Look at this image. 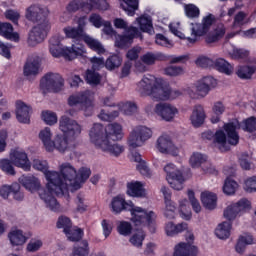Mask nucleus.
Returning a JSON list of instances; mask_svg holds the SVG:
<instances>
[{
    "instance_id": "obj_1",
    "label": "nucleus",
    "mask_w": 256,
    "mask_h": 256,
    "mask_svg": "<svg viewBox=\"0 0 256 256\" xmlns=\"http://www.w3.org/2000/svg\"><path fill=\"white\" fill-rule=\"evenodd\" d=\"M33 168L45 174L48 181L46 184L47 190L40 191V199L46 203V207L54 213H58L61 209V204L57 201L56 197L59 195H67L69 189L78 191L80 184L75 180V167L69 163H63L60 166V172L49 171L46 161L34 160Z\"/></svg>"
},
{
    "instance_id": "obj_2",
    "label": "nucleus",
    "mask_w": 256,
    "mask_h": 256,
    "mask_svg": "<svg viewBox=\"0 0 256 256\" xmlns=\"http://www.w3.org/2000/svg\"><path fill=\"white\" fill-rule=\"evenodd\" d=\"M91 143L97 149H101L114 157H119L125 148L119 144H111V141H121L123 139V127L119 123L108 124L106 128L99 123L93 125L89 132Z\"/></svg>"
},
{
    "instance_id": "obj_3",
    "label": "nucleus",
    "mask_w": 256,
    "mask_h": 256,
    "mask_svg": "<svg viewBox=\"0 0 256 256\" xmlns=\"http://www.w3.org/2000/svg\"><path fill=\"white\" fill-rule=\"evenodd\" d=\"M110 206L115 215H119L123 211H130L131 221L135 227H148L150 233H155V220L157 219L155 212H147V210L135 206L133 202L125 201V196L121 194L112 198Z\"/></svg>"
},
{
    "instance_id": "obj_4",
    "label": "nucleus",
    "mask_w": 256,
    "mask_h": 256,
    "mask_svg": "<svg viewBox=\"0 0 256 256\" xmlns=\"http://www.w3.org/2000/svg\"><path fill=\"white\" fill-rule=\"evenodd\" d=\"M25 17L28 21L37 23V26L32 28L28 36L29 45L35 47V45H39V43L45 41L49 29H51L49 19H47L49 12L39 4H32L26 9Z\"/></svg>"
},
{
    "instance_id": "obj_5",
    "label": "nucleus",
    "mask_w": 256,
    "mask_h": 256,
    "mask_svg": "<svg viewBox=\"0 0 256 256\" xmlns=\"http://www.w3.org/2000/svg\"><path fill=\"white\" fill-rule=\"evenodd\" d=\"M59 129L63 134H57L52 141V151H59L65 153L67 151H74L75 137L81 135V125L77 121L72 120L68 116H62L59 122Z\"/></svg>"
},
{
    "instance_id": "obj_6",
    "label": "nucleus",
    "mask_w": 256,
    "mask_h": 256,
    "mask_svg": "<svg viewBox=\"0 0 256 256\" xmlns=\"http://www.w3.org/2000/svg\"><path fill=\"white\" fill-rule=\"evenodd\" d=\"M138 89L142 95H148L156 101H169L181 95V92L171 90V86L162 78L148 74L138 83Z\"/></svg>"
},
{
    "instance_id": "obj_7",
    "label": "nucleus",
    "mask_w": 256,
    "mask_h": 256,
    "mask_svg": "<svg viewBox=\"0 0 256 256\" xmlns=\"http://www.w3.org/2000/svg\"><path fill=\"white\" fill-rule=\"evenodd\" d=\"M247 209H251V201L247 198H242L238 202L229 205L224 210V217L228 221H224L218 225L215 230L216 237L222 240L229 239V237H231V229L233 227L231 222L237 218V215L245 213Z\"/></svg>"
},
{
    "instance_id": "obj_8",
    "label": "nucleus",
    "mask_w": 256,
    "mask_h": 256,
    "mask_svg": "<svg viewBox=\"0 0 256 256\" xmlns=\"http://www.w3.org/2000/svg\"><path fill=\"white\" fill-rule=\"evenodd\" d=\"M241 124L239 121L228 122L223 125V130H217L214 134V143L220 145V151H230L232 147H237L241 136H239Z\"/></svg>"
},
{
    "instance_id": "obj_9",
    "label": "nucleus",
    "mask_w": 256,
    "mask_h": 256,
    "mask_svg": "<svg viewBox=\"0 0 256 256\" xmlns=\"http://www.w3.org/2000/svg\"><path fill=\"white\" fill-rule=\"evenodd\" d=\"M68 105L70 107L80 105L81 110L84 111L85 117H91L93 111H95V104L93 103V98H91V92H89V90L70 95Z\"/></svg>"
},
{
    "instance_id": "obj_10",
    "label": "nucleus",
    "mask_w": 256,
    "mask_h": 256,
    "mask_svg": "<svg viewBox=\"0 0 256 256\" xmlns=\"http://www.w3.org/2000/svg\"><path fill=\"white\" fill-rule=\"evenodd\" d=\"M65 87V78L59 73L48 72L40 80V89L48 93H61Z\"/></svg>"
},
{
    "instance_id": "obj_11",
    "label": "nucleus",
    "mask_w": 256,
    "mask_h": 256,
    "mask_svg": "<svg viewBox=\"0 0 256 256\" xmlns=\"http://www.w3.org/2000/svg\"><path fill=\"white\" fill-rule=\"evenodd\" d=\"M89 1V2H88ZM72 0L66 7L67 11L70 13H75L79 11V9L85 11V13H89L93 11V9H99L100 11H107V1L105 0Z\"/></svg>"
},
{
    "instance_id": "obj_12",
    "label": "nucleus",
    "mask_w": 256,
    "mask_h": 256,
    "mask_svg": "<svg viewBox=\"0 0 256 256\" xmlns=\"http://www.w3.org/2000/svg\"><path fill=\"white\" fill-rule=\"evenodd\" d=\"M213 23H215V16H213V14H208L207 16H205L202 19V23H191V25H194L191 29V35L193 38L188 37V43H197V37H204V35H207Z\"/></svg>"
},
{
    "instance_id": "obj_13",
    "label": "nucleus",
    "mask_w": 256,
    "mask_h": 256,
    "mask_svg": "<svg viewBox=\"0 0 256 256\" xmlns=\"http://www.w3.org/2000/svg\"><path fill=\"white\" fill-rule=\"evenodd\" d=\"M49 49L52 57H65V59H68V61H73V59H77V57H82L83 53H85V47H83V45H80V47L72 45V47L65 48L58 45L50 46Z\"/></svg>"
},
{
    "instance_id": "obj_14",
    "label": "nucleus",
    "mask_w": 256,
    "mask_h": 256,
    "mask_svg": "<svg viewBox=\"0 0 256 256\" xmlns=\"http://www.w3.org/2000/svg\"><path fill=\"white\" fill-rule=\"evenodd\" d=\"M153 136V131L150 128L145 126L136 127L129 136L128 144L132 149H137V147H141L145 141L151 139Z\"/></svg>"
},
{
    "instance_id": "obj_15",
    "label": "nucleus",
    "mask_w": 256,
    "mask_h": 256,
    "mask_svg": "<svg viewBox=\"0 0 256 256\" xmlns=\"http://www.w3.org/2000/svg\"><path fill=\"white\" fill-rule=\"evenodd\" d=\"M166 173V180L168 181L170 187L175 191H181L183 189V183H185V177L183 173L177 170L175 164L169 163L164 167Z\"/></svg>"
},
{
    "instance_id": "obj_16",
    "label": "nucleus",
    "mask_w": 256,
    "mask_h": 256,
    "mask_svg": "<svg viewBox=\"0 0 256 256\" xmlns=\"http://www.w3.org/2000/svg\"><path fill=\"white\" fill-rule=\"evenodd\" d=\"M137 35H139V29L135 26H129L125 34H118L116 36L115 47L118 49H129Z\"/></svg>"
},
{
    "instance_id": "obj_17",
    "label": "nucleus",
    "mask_w": 256,
    "mask_h": 256,
    "mask_svg": "<svg viewBox=\"0 0 256 256\" xmlns=\"http://www.w3.org/2000/svg\"><path fill=\"white\" fill-rule=\"evenodd\" d=\"M19 183L27 191H30V193H35L36 191H39L40 194L42 191H47V186L46 189H41V182L39 181V178L33 175H22L19 178Z\"/></svg>"
},
{
    "instance_id": "obj_18",
    "label": "nucleus",
    "mask_w": 256,
    "mask_h": 256,
    "mask_svg": "<svg viewBox=\"0 0 256 256\" xmlns=\"http://www.w3.org/2000/svg\"><path fill=\"white\" fill-rule=\"evenodd\" d=\"M10 159L15 167H19L23 171H31V161L24 151L14 150L10 154Z\"/></svg>"
},
{
    "instance_id": "obj_19",
    "label": "nucleus",
    "mask_w": 256,
    "mask_h": 256,
    "mask_svg": "<svg viewBox=\"0 0 256 256\" xmlns=\"http://www.w3.org/2000/svg\"><path fill=\"white\" fill-rule=\"evenodd\" d=\"M217 86V79L212 76H205L196 84V93L199 97H207L209 91Z\"/></svg>"
},
{
    "instance_id": "obj_20",
    "label": "nucleus",
    "mask_w": 256,
    "mask_h": 256,
    "mask_svg": "<svg viewBox=\"0 0 256 256\" xmlns=\"http://www.w3.org/2000/svg\"><path fill=\"white\" fill-rule=\"evenodd\" d=\"M16 119L19 123H31V106H28L25 102L18 100L16 102Z\"/></svg>"
},
{
    "instance_id": "obj_21",
    "label": "nucleus",
    "mask_w": 256,
    "mask_h": 256,
    "mask_svg": "<svg viewBox=\"0 0 256 256\" xmlns=\"http://www.w3.org/2000/svg\"><path fill=\"white\" fill-rule=\"evenodd\" d=\"M155 113L162 117L164 121H171L175 114L178 113L177 108L167 103H159L155 107Z\"/></svg>"
},
{
    "instance_id": "obj_22",
    "label": "nucleus",
    "mask_w": 256,
    "mask_h": 256,
    "mask_svg": "<svg viewBox=\"0 0 256 256\" xmlns=\"http://www.w3.org/2000/svg\"><path fill=\"white\" fill-rule=\"evenodd\" d=\"M161 192L163 193L164 201L166 205V210L164 211V217H166V219H175V210L177 209V207H175V203L171 201V190L163 186L161 188Z\"/></svg>"
},
{
    "instance_id": "obj_23",
    "label": "nucleus",
    "mask_w": 256,
    "mask_h": 256,
    "mask_svg": "<svg viewBox=\"0 0 256 256\" xmlns=\"http://www.w3.org/2000/svg\"><path fill=\"white\" fill-rule=\"evenodd\" d=\"M126 193L129 197H136L137 199H143L147 195L145 186L139 181H131L126 184Z\"/></svg>"
},
{
    "instance_id": "obj_24",
    "label": "nucleus",
    "mask_w": 256,
    "mask_h": 256,
    "mask_svg": "<svg viewBox=\"0 0 256 256\" xmlns=\"http://www.w3.org/2000/svg\"><path fill=\"white\" fill-rule=\"evenodd\" d=\"M173 256H197V246L189 242H180L175 246Z\"/></svg>"
},
{
    "instance_id": "obj_25",
    "label": "nucleus",
    "mask_w": 256,
    "mask_h": 256,
    "mask_svg": "<svg viewBox=\"0 0 256 256\" xmlns=\"http://www.w3.org/2000/svg\"><path fill=\"white\" fill-rule=\"evenodd\" d=\"M212 68L216 69V71L219 73H223L224 75H233V65H231V63L224 58L214 60Z\"/></svg>"
},
{
    "instance_id": "obj_26",
    "label": "nucleus",
    "mask_w": 256,
    "mask_h": 256,
    "mask_svg": "<svg viewBox=\"0 0 256 256\" xmlns=\"http://www.w3.org/2000/svg\"><path fill=\"white\" fill-rule=\"evenodd\" d=\"M193 127H200L205 123V110L203 106L196 105L190 117Z\"/></svg>"
},
{
    "instance_id": "obj_27",
    "label": "nucleus",
    "mask_w": 256,
    "mask_h": 256,
    "mask_svg": "<svg viewBox=\"0 0 256 256\" xmlns=\"http://www.w3.org/2000/svg\"><path fill=\"white\" fill-rule=\"evenodd\" d=\"M201 202L205 209L213 211L217 207V194L212 192H202Z\"/></svg>"
},
{
    "instance_id": "obj_28",
    "label": "nucleus",
    "mask_w": 256,
    "mask_h": 256,
    "mask_svg": "<svg viewBox=\"0 0 256 256\" xmlns=\"http://www.w3.org/2000/svg\"><path fill=\"white\" fill-rule=\"evenodd\" d=\"M157 149L160 153H173L175 145L169 136H160L157 140Z\"/></svg>"
},
{
    "instance_id": "obj_29",
    "label": "nucleus",
    "mask_w": 256,
    "mask_h": 256,
    "mask_svg": "<svg viewBox=\"0 0 256 256\" xmlns=\"http://www.w3.org/2000/svg\"><path fill=\"white\" fill-rule=\"evenodd\" d=\"M63 33L66 39H73V41H83L87 33H83L77 27L66 26L63 28Z\"/></svg>"
},
{
    "instance_id": "obj_30",
    "label": "nucleus",
    "mask_w": 256,
    "mask_h": 256,
    "mask_svg": "<svg viewBox=\"0 0 256 256\" xmlns=\"http://www.w3.org/2000/svg\"><path fill=\"white\" fill-rule=\"evenodd\" d=\"M82 41H84V43H86V45L89 47V49L98 53V55H103V53H105V48L103 47V44H101V42H99V40H95L88 34L84 35V38H82Z\"/></svg>"
},
{
    "instance_id": "obj_31",
    "label": "nucleus",
    "mask_w": 256,
    "mask_h": 256,
    "mask_svg": "<svg viewBox=\"0 0 256 256\" xmlns=\"http://www.w3.org/2000/svg\"><path fill=\"white\" fill-rule=\"evenodd\" d=\"M53 134L51 133V128L46 127L45 129L41 130L39 133V139L42 141L46 151L49 153L53 152V140H51Z\"/></svg>"
},
{
    "instance_id": "obj_32",
    "label": "nucleus",
    "mask_w": 256,
    "mask_h": 256,
    "mask_svg": "<svg viewBox=\"0 0 256 256\" xmlns=\"http://www.w3.org/2000/svg\"><path fill=\"white\" fill-rule=\"evenodd\" d=\"M41 67V62L39 58H34L33 60H27L24 65V75L29 77L31 75H37L39 73V68Z\"/></svg>"
},
{
    "instance_id": "obj_33",
    "label": "nucleus",
    "mask_w": 256,
    "mask_h": 256,
    "mask_svg": "<svg viewBox=\"0 0 256 256\" xmlns=\"http://www.w3.org/2000/svg\"><path fill=\"white\" fill-rule=\"evenodd\" d=\"M187 227V223L175 225L173 222H168L165 227L166 235H168V237H175V235H179V233L187 231Z\"/></svg>"
},
{
    "instance_id": "obj_34",
    "label": "nucleus",
    "mask_w": 256,
    "mask_h": 256,
    "mask_svg": "<svg viewBox=\"0 0 256 256\" xmlns=\"http://www.w3.org/2000/svg\"><path fill=\"white\" fill-rule=\"evenodd\" d=\"M255 71H256L255 66H249V65L238 66L236 70V75L237 77H239V79L247 81L248 79H251L253 75H255Z\"/></svg>"
},
{
    "instance_id": "obj_35",
    "label": "nucleus",
    "mask_w": 256,
    "mask_h": 256,
    "mask_svg": "<svg viewBox=\"0 0 256 256\" xmlns=\"http://www.w3.org/2000/svg\"><path fill=\"white\" fill-rule=\"evenodd\" d=\"M120 7L129 17H134L135 12L139 9V0H123Z\"/></svg>"
},
{
    "instance_id": "obj_36",
    "label": "nucleus",
    "mask_w": 256,
    "mask_h": 256,
    "mask_svg": "<svg viewBox=\"0 0 256 256\" xmlns=\"http://www.w3.org/2000/svg\"><path fill=\"white\" fill-rule=\"evenodd\" d=\"M253 241L254 238L251 234H245L243 236H240L235 246L236 252L245 253V248L247 247V245H253Z\"/></svg>"
},
{
    "instance_id": "obj_37",
    "label": "nucleus",
    "mask_w": 256,
    "mask_h": 256,
    "mask_svg": "<svg viewBox=\"0 0 256 256\" xmlns=\"http://www.w3.org/2000/svg\"><path fill=\"white\" fill-rule=\"evenodd\" d=\"M8 238L11 245L14 246L25 245V243L27 242V238L23 235V232L21 230H13L9 232Z\"/></svg>"
},
{
    "instance_id": "obj_38",
    "label": "nucleus",
    "mask_w": 256,
    "mask_h": 256,
    "mask_svg": "<svg viewBox=\"0 0 256 256\" xmlns=\"http://www.w3.org/2000/svg\"><path fill=\"white\" fill-rule=\"evenodd\" d=\"M89 242L82 240L73 246L72 256H89Z\"/></svg>"
},
{
    "instance_id": "obj_39",
    "label": "nucleus",
    "mask_w": 256,
    "mask_h": 256,
    "mask_svg": "<svg viewBox=\"0 0 256 256\" xmlns=\"http://www.w3.org/2000/svg\"><path fill=\"white\" fill-rule=\"evenodd\" d=\"M141 61L144 62L145 65H155L156 61H165V55H163V53L147 52L142 55Z\"/></svg>"
},
{
    "instance_id": "obj_40",
    "label": "nucleus",
    "mask_w": 256,
    "mask_h": 256,
    "mask_svg": "<svg viewBox=\"0 0 256 256\" xmlns=\"http://www.w3.org/2000/svg\"><path fill=\"white\" fill-rule=\"evenodd\" d=\"M123 63V58L119 54L111 55L105 61V67L108 71H114V69H119Z\"/></svg>"
},
{
    "instance_id": "obj_41",
    "label": "nucleus",
    "mask_w": 256,
    "mask_h": 256,
    "mask_svg": "<svg viewBox=\"0 0 256 256\" xmlns=\"http://www.w3.org/2000/svg\"><path fill=\"white\" fill-rule=\"evenodd\" d=\"M212 111L214 115L211 117V123H219L221 121V115L225 113V105L221 101L215 102Z\"/></svg>"
},
{
    "instance_id": "obj_42",
    "label": "nucleus",
    "mask_w": 256,
    "mask_h": 256,
    "mask_svg": "<svg viewBox=\"0 0 256 256\" xmlns=\"http://www.w3.org/2000/svg\"><path fill=\"white\" fill-rule=\"evenodd\" d=\"M65 235L69 241H72V243H78L79 241H81V239H83V235H85V232L81 228H70L68 232H65Z\"/></svg>"
},
{
    "instance_id": "obj_43",
    "label": "nucleus",
    "mask_w": 256,
    "mask_h": 256,
    "mask_svg": "<svg viewBox=\"0 0 256 256\" xmlns=\"http://www.w3.org/2000/svg\"><path fill=\"white\" fill-rule=\"evenodd\" d=\"M185 15L188 19H199L201 10L195 4H186L184 7Z\"/></svg>"
},
{
    "instance_id": "obj_44",
    "label": "nucleus",
    "mask_w": 256,
    "mask_h": 256,
    "mask_svg": "<svg viewBox=\"0 0 256 256\" xmlns=\"http://www.w3.org/2000/svg\"><path fill=\"white\" fill-rule=\"evenodd\" d=\"M238 187L239 184L235 180L226 178L223 186V192L225 195H235V191H237Z\"/></svg>"
},
{
    "instance_id": "obj_45",
    "label": "nucleus",
    "mask_w": 256,
    "mask_h": 256,
    "mask_svg": "<svg viewBox=\"0 0 256 256\" xmlns=\"http://www.w3.org/2000/svg\"><path fill=\"white\" fill-rule=\"evenodd\" d=\"M138 24H139L140 30H142L143 33H149V31L153 29V20H151L150 17L140 16L138 18Z\"/></svg>"
},
{
    "instance_id": "obj_46",
    "label": "nucleus",
    "mask_w": 256,
    "mask_h": 256,
    "mask_svg": "<svg viewBox=\"0 0 256 256\" xmlns=\"http://www.w3.org/2000/svg\"><path fill=\"white\" fill-rule=\"evenodd\" d=\"M75 177L76 183H78L81 187V183H85L89 177H91V169L82 167L79 169V175H77V170H75ZM80 187L78 189H80Z\"/></svg>"
},
{
    "instance_id": "obj_47",
    "label": "nucleus",
    "mask_w": 256,
    "mask_h": 256,
    "mask_svg": "<svg viewBox=\"0 0 256 256\" xmlns=\"http://www.w3.org/2000/svg\"><path fill=\"white\" fill-rule=\"evenodd\" d=\"M13 165H15L13 163V160H9V159L0 160V169L4 173H6V175H16L17 172H15V167H13Z\"/></svg>"
},
{
    "instance_id": "obj_48",
    "label": "nucleus",
    "mask_w": 256,
    "mask_h": 256,
    "mask_svg": "<svg viewBox=\"0 0 256 256\" xmlns=\"http://www.w3.org/2000/svg\"><path fill=\"white\" fill-rule=\"evenodd\" d=\"M225 37V28H216L214 30V33L209 34L206 37V43L211 44V43H217L220 39H223Z\"/></svg>"
},
{
    "instance_id": "obj_49",
    "label": "nucleus",
    "mask_w": 256,
    "mask_h": 256,
    "mask_svg": "<svg viewBox=\"0 0 256 256\" xmlns=\"http://www.w3.org/2000/svg\"><path fill=\"white\" fill-rule=\"evenodd\" d=\"M117 231L119 235L129 237V235H131V233L133 232V226L131 225V222L120 221V223L117 226Z\"/></svg>"
},
{
    "instance_id": "obj_50",
    "label": "nucleus",
    "mask_w": 256,
    "mask_h": 256,
    "mask_svg": "<svg viewBox=\"0 0 256 256\" xmlns=\"http://www.w3.org/2000/svg\"><path fill=\"white\" fill-rule=\"evenodd\" d=\"M56 227L58 229H63L64 233H68L69 230L73 227V223L69 217L60 216L56 223Z\"/></svg>"
},
{
    "instance_id": "obj_51",
    "label": "nucleus",
    "mask_w": 256,
    "mask_h": 256,
    "mask_svg": "<svg viewBox=\"0 0 256 256\" xmlns=\"http://www.w3.org/2000/svg\"><path fill=\"white\" fill-rule=\"evenodd\" d=\"M205 161H207V156H205L199 152L193 153L190 157V164H191V167H193V168L201 167V165H203V163H205Z\"/></svg>"
},
{
    "instance_id": "obj_52",
    "label": "nucleus",
    "mask_w": 256,
    "mask_h": 256,
    "mask_svg": "<svg viewBox=\"0 0 256 256\" xmlns=\"http://www.w3.org/2000/svg\"><path fill=\"white\" fill-rule=\"evenodd\" d=\"M85 79L89 85H99L101 83V75L93 70L86 71Z\"/></svg>"
},
{
    "instance_id": "obj_53",
    "label": "nucleus",
    "mask_w": 256,
    "mask_h": 256,
    "mask_svg": "<svg viewBox=\"0 0 256 256\" xmlns=\"http://www.w3.org/2000/svg\"><path fill=\"white\" fill-rule=\"evenodd\" d=\"M244 126L242 127L243 131L246 133H254L256 130V118L251 116L243 121Z\"/></svg>"
},
{
    "instance_id": "obj_54",
    "label": "nucleus",
    "mask_w": 256,
    "mask_h": 256,
    "mask_svg": "<svg viewBox=\"0 0 256 256\" xmlns=\"http://www.w3.org/2000/svg\"><path fill=\"white\" fill-rule=\"evenodd\" d=\"M42 119L46 125H55L57 123V114L49 110L42 112Z\"/></svg>"
},
{
    "instance_id": "obj_55",
    "label": "nucleus",
    "mask_w": 256,
    "mask_h": 256,
    "mask_svg": "<svg viewBox=\"0 0 256 256\" xmlns=\"http://www.w3.org/2000/svg\"><path fill=\"white\" fill-rule=\"evenodd\" d=\"M187 203H188L187 199L180 201L179 212L182 219L189 221L191 220L192 214H191V210H187Z\"/></svg>"
},
{
    "instance_id": "obj_56",
    "label": "nucleus",
    "mask_w": 256,
    "mask_h": 256,
    "mask_svg": "<svg viewBox=\"0 0 256 256\" xmlns=\"http://www.w3.org/2000/svg\"><path fill=\"white\" fill-rule=\"evenodd\" d=\"M188 198L192 205V209L195 213H201V204L199 200L195 198V192L193 190H188Z\"/></svg>"
},
{
    "instance_id": "obj_57",
    "label": "nucleus",
    "mask_w": 256,
    "mask_h": 256,
    "mask_svg": "<svg viewBox=\"0 0 256 256\" xmlns=\"http://www.w3.org/2000/svg\"><path fill=\"white\" fill-rule=\"evenodd\" d=\"M165 75L169 77H179V75H183V67L181 66H168L164 69Z\"/></svg>"
},
{
    "instance_id": "obj_58",
    "label": "nucleus",
    "mask_w": 256,
    "mask_h": 256,
    "mask_svg": "<svg viewBox=\"0 0 256 256\" xmlns=\"http://www.w3.org/2000/svg\"><path fill=\"white\" fill-rule=\"evenodd\" d=\"M143 241H145V233L143 232L136 233L130 238V243L134 247H142Z\"/></svg>"
},
{
    "instance_id": "obj_59",
    "label": "nucleus",
    "mask_w": 256,
    "mask_h": 256,
    "mask_svg": "<svg viewBox=\"0 0 256 256\" xmlns=\"http://www.w3.org/2000/svg\"><path fill=\"white\" fill-rule=\"evenodd\" d=\"M140 53H141V47L134 46L133 48L127 51L126 59H128V61H137V59H139Z\"/></svg>"
},
{
    "instance_id": "obj_60",
    "label": "nucleus",
    "mask_w": 256,
    "mask_h": 256,
    "mask_svg": "<svg viewBox=\"0 0 256 256\" xmlns=\"http://www.w3.org/2000/svg\"><path fill=\"white\" fill-rule=\"evenodd\" d=\"M122 109L124 111V115H135V112L137 111V104L135 102H125L122 106Z\"/></svg>"
},
{
    "instance_id": "obj_61",
    "label": "nucleus",
    "mask_w": 256,
    "mask_h": 256,
    "mask_svg": "<svg viewBox=\"0 0 256 256\" xmlns=\"http://www.w3.org/2000/svg\"><path fill=\"white\" fill-rule=\"evenodd\" d=\"M196 65L203 69L211 68L213 67V60L205 56H201L196 59Z\"/></svg>"
},
{
    "instance_id": "obj_62",
    "label": "nucleus",
    "mask_w": 256,
    "mask_h": 256,
    "mask_svg": "<svg viewBox=\"0 0 256 256\" xmlns=\"http://www.w3.org/2000/svg\"><path fill=\"white\" fill-rule=\"evenodd\" d=\"M244 189L247 193H256V176H252L245 180Z\"/></svg>"
},
{
    "instance_id": "obj_63",
    "label": "nucleus",
    "mask_w": 256,
    "mask_h": 256,
    "mask_svg": "<svg viewBox=\"0 0 256 256\" xmlns=\"http://www.w3.org/2000/svg\"><path fill=\"white\" fill-rule=\"evenodd\" d=\"M247 17V13L243 11H239L235 16H234V21H233V27H243L245 25V19Z\"/></svg>"
},
{
    "instance_id": "obj_64",
    "label": "nucleus",
    "mask_w": 256,
    "mask_h": 256,
    "mask_svg": "<svg viewBox=\"0 0 256 256\" xmlns=\"http://www.w3.org/2000/svg\"><path fill=\"white\" fill-rule=\"evenodd\" d=\"M89 21L90 23H92V25L96 27V29H100V27H103L104 25L103 18L97 13L91 14L89 17Z\"/></svg>"
}]
</instances>
